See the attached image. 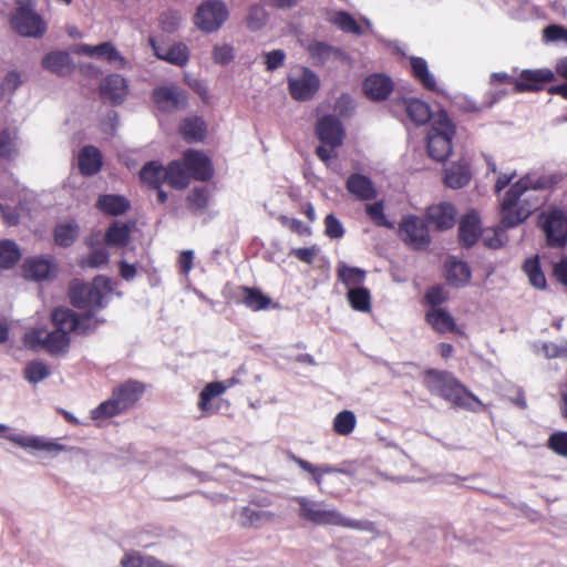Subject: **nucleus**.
Here are the masks:
<instances>
[{"mask_svg":"<svg viewBox=\"0 0 567 567\" xmlns=\"http://www.w3.org/2000/svg\"><path fill=\"white\" fill-rule=\"evenodd\" d=\"M544 231L550 246L564 248L567 243V216L560 210L551 212L545 223Z\"/></svg>","mask_w":567,"mask_h":567,"instance_id":"nucleus-20","label":"nucleus"},{"mask_svg":"<svg viewBox=\"0 0 567 567\" xmlns=\"http://www.w3.org/2000/svg\"><path fill=\"white\" fill-rule=\"evenodd\" d=\"M267 17H268V14L261 6H258V4L251 6L249 8L248 16L246 19L247 27L254 31L259 30L265 25V23L267 21Z\"/></svg>","mask_w":567,"mask_h":567,"instance_id":"nucleus-55","label":"nucleus"},{"mask_svg":"<svg viewBox=\"0 0 567 567\" xmlns=\"http://www.w3.org/2000/svg\"><path fill=\"white\" fill-rule=\"evenodd\" d=\"M365 213L370 220L378 227L393 229L394 224L390 221L384 213V203L382 200L365 205Z\"/></svg>","mask_w":567,"mask_h":567,"instance_id":"nucleus-46","label":"nucleus"},{"mask_svg":"<svg viewBox=\"0 0 567 567\" xmlns=\"http://www.w3.org/2000/svg\"><path fill=\"white\" fill-rule=\"evenodd\" d=\"M181 23V14L177 11H166L159 17V27L164 32H175Z\"/></svg>","mask_w":567,"mask_h":567,"instance_id":"nucleus-57","label":"nucleus"},{"mask_svg":"<svg viewBox=\"0 0 567 567\" xmlns=\"http://www.w3.org/2000/svg\"><path fill=\"white\" fill-rule=\"evenodd\" d=\"M472 179L471 164L467 159L451 163L444 168L443 182L446 187L458 189L465 187Z\"/></svg>","mask_w":567,"mask_h":567,"instance_id":"nucleus-25","label":"nucleus"},{"mask_svg":"<svg viewBox=\"0 0 567 567\" xmlns=\"http://www.w3.org/2000/svg\"><path fill=\"white\" fill-rule=\"evenodd\" d=\"M23 277L33 281H52L58 277L59 266L52 258L32 257L22 265Z\"/></svg>","mask_w":567,"mask_h":567,"instance_id":"nucleus-14","label":"nucleus"},{"mask_svg":"<svg viewBox=\"0 0 567 567\" xmlns=\"http://www.w3.org/2000/svg\"><path fill=\"white\" fill-rule=\"evenodd\" d=\"M267 71H274L284 65L286 53L282 50H272L265 53Z\"/></svg>","mask_w":567,"mask_h":567,"instance_id":"nucleus-62","label":"nucleus"},{"mask_svg":"<svg viewBox=\"0 0 567 567\" xmlns=\"http://www.w3.org/2000/svg\"><path fill=\"white\" fill-rule=\"evenodd\" d=\"M357 417L352 411L343 410L333 420V430L339 435H349L353 432Z\"/></svg>","mask_w":567,"mask_h":567,"instance_id":"nucleus-48","label":"nucleus"},{"mask_svg":"<svg viewBox=\"0 0 567 567\" xmlns=\"http://www.w3.org/2000/svg\"><path fill=\"white\" fill-rule=\"evenodd\" d=\"M183 161L189 172L190 178L200 182L209 181L214 175L213 164L208 156L196 150H187L183 154Z\"/></svg>","mask_w":567,"mask_h":567,"instance_id":"nucleus-19","label":"nucleus"},{"mask_svg":"<svg viewBox=\"0 0 567 567\" xmlns=\"http://www.w3.org/2000/svg\"><path fill=\"white\" fill-rule=\"evenodd\" d=\"M109 250H90L87 256L80 260L82 269H101L109 264Z\"/></svg>","mask_w":567,"mask_h":567,"instance_id":"nucleus-53","label":"nucleus"},{"mask_svg":"<svg viewBox=\"0 0 567 567\" xmlns=\"http://www.w3.org/2000/svg\"><path fill=\"white\" fill-rule=\"evenodd\" d=\"M424 298L432 308H439L440 305L449 300L450 296L442 285H434L426 290Z\"/></svg>","mask_w":567,"mask_h":567,"instance_id":"nucleus-54","label":"nucleus"},{"mask_svg":"<svg viewBox=\"0 0 567 567\" xmlns=\"http://www.w3.org/2000/svg\"><path fill=\"white\" fill-rule=\"evenodd\" d=\"M528 184L520 178L505 193L501 216L505 227H515L542 206V202L528 194Z\"/></svg>","mask_w":567,"mask_h":567,"instance_id":"nucleus-2","label":"nucleus"},{"mask_svg":"<svg viewBox=\"0 0 567 567\" xmlns=\"http://www.w3.org/2000/svg\"><path fill=\"white\" fill-rule=\"evenodd\" d=\"M524 270L535 288L544 289L546 287V278L540 269L538 257L526 259Z\"/></svg>","mask_w":567,"mask_h":567,"instance_id":"nucleus-52","label":"nucleus"},{"mask_svg":"<svg viewBox=\"0 0 567 567\" xmlns=\"http://www.w3.org/2000/svg\"><path fill=\"white\" fill-rule=\"evenodd\" d=\"M100 95L104 102L112 105H120L126 99L128 85L126 80L120 74H110L100 83Z\"/></svg>","mask_w":567,"mask_h":567,"instance_id":"nucleus-21","label":"nucleus"},{"mask_svg":"<svg viewBox=\"0 0 567 567\" xmlns=\"http://www.w3.org/2000/svg\"><path fill=\"white\" fill-rule=\"evenodd\" d=\"M17 8L11 13V28L25 38H41L47 32V22L34 10L32 0H17Z\"/></svg>","mask_w":567,"mask_h":567,"instance_id":"nucleus-7","label":"nucleus"},{"mask_svg":"<svg viewBox=\"0 0 567 567\" xmlns=\"http://www.w3.org/2000/svg\"><path fill=\"white\" fill-rule=\"evenodd\" d=\"M320 86L319 76L308 68H303L299 78H289L288 89L296 101H308L317 93Z\"/></svg>","mask_w":567,"mask_h":567,"instance_id":"nucleus-16","label":"nucleus"},{"mask_svg":"<svg viewBox=\"0 0 567 567\" xmlns=\"http://www.w3.org/2000/svg\"><path fill=\"white\" fill-rule=\"evenodd\" d=\"M313 65L322 66L332 60L343 61L347 54L339 48L332 47L322 41H312L306 48Z\"/></svg>","mask_w":567,"mask_h":567,"instance_id":"nucleus-24","label":"nucleus"},{"mask_svg":"<svg viewBox=\"0 0 567 567\" xmlns=\"http://www.w3.org/2000/svg\"><path fill=\"white\" fill-rule=\"evenodd\" d=\"M42 66L60 76L70 74L74 69L72 58L63 51H52L45 54L42 59Z\"/></svg>","mask_w":567,"mask_h":567,"instance_id":"nucleus-30","label":"nucleus"},{"mask_svg":"<svg viewBox=\"0 0 567 567\" xmlns=\"http://www.w3.org/2000/svg\"><path fill=\"white\" fill-rule=\"evenodd\" d=\"M228 18V10L224 2L208 0L203 2L195 14V24L205 32L217 31Z\"/></svg>","mask_w":567,"mask_h":567,"instance_id":"nucleus-10","label":"nucleus"},{"mask_svg":"<svg viewBox=\"0 0 567 567\" xmlns=\"http://www.w3.org/2000/svg\"><path fill=\"white\" fill-rule=\"evenodd\" d=\"M148 42L157 59L166 61L177 66H185L189 61V50L184 43H174L169 48L159 45L153 37H150Z\"/></svg>","mask_w":567,"mask_h":567,"instance_id":"nucleus-23","label":"nucleus"},{"mask_svg":"<svg viewBox=\"0 0 567 567\" xmlns=\"http://www.w3.org/2000/svg\"><path fill=\"white\" fill-rule=\"evenodd\" d=\"M456 128L444 110L434 113L433 122L427 133L429 156L437 162H444L452 153V141Z\"/></svg>","mask_w":567,"mask_h":567,"instance_id":"nucleus-4","label":"nucleus"},{"mask_svg":"<svg viewBox=\"0 0 567 567\" xmlns=\"http://www.w3.org/2000/svg\"><path fill=\"white\" fill-rule=\"evenodd\" d=\"M316 135L321 144L337 148L343 142L344 131L341 122L336 116L326 115L318 121Z\"/></svg>","mask_w":567,"mask_h":567,"instance_id":"nucleus-18","label":"nucleus"},{"mask_svg":"<svg viewBox=\"0 0 567 567\" xmlns=\"http://www.w3.org/2000/svg\"><path fill=\"white\" fill-rule=\"evenodd\" d=\"M337 275L339 280L348 287H361L365 279V271L358 267H350L346 262L340 261L337 267Z\"/></svg>","mask_w":567,"mask_h":567,"instance_id":"nucleus-41","label":"nucleus"},{"mask_svg":"<svg viewBox=\"0 0 567 567\" xmlns=\"http://www.w3.org/2000/svg\"><path fill=\"white\" fill-rule=\"evenodd\" d=\"M54 329L69 336L71 332L87 334L95 330L97 321L91 315L79 316L69 308H56L52 311Z\"/></svg>","mask_w":567,"mask_h":567,"instance_id":"nucleus-9","label":"nucleus"},{"mask_svg":"<svg viewBox=\"0 0 567 567\" xmlns=\"http://www.w3.org/2000/svg\"><path fill=\"white\" fill-rule=\"evenodd\" d=\"M21 259V250H0V268L10 269Z\"/></svg>","mask_w":567,"mask_h":567,"instance_id":"nucleus-63","label":"nucleus"},{"mask_svg":"<svg viewBox=\"0 0 567 567\" xmlns=\"http://www.w3.org/2000/svg\"><path fill=\"white\" fill-rule=\"evenodd\" d=\"M424 384L432 394L443 398L457 408L474 410L473 403L482 405L477 396L449 372L427 370L424 374Z\"/></svg>","mask_w":567,"mask_h":567,"instance_id":"nucleus-3","label":"nucleus"},{"mask_svg":"<svg viewBox=\"0 0 567 567\" xmlns=\"http://www.w3.org/2000/svg\"><path fill=\"white\" fill-rule=\"evenodd\" d=\"M292 502L298 505V517L316 526H336L355 530L378 534L373 522L363 519H352L344 516L336 507L327 504L324 501L312 499L308 496H293Z\"/></svg>","mask_w":567,"mask_h":567,"instance_id":"nucleus-1","label":"nucleus"},{"mask_svg":"<svg viewBox=\"0 0 567 567\" xmlns=\"http://www.w3.org/2000/svg\"><path fill=\"white\" fill-rule=\"evenodd\" d=\"M556 80L554 71L550 69L523 70L517 81H515V93L539 92L545 84Z\"/></svg>","mask_w":567,"mask_h":567,"instance_id":"nucleus-15","label":"nucleus"},{"mask_svg":"<svg viewBox=\"0 0 567 567\" xmlns=\"http://www.w3.org/2000/svg\"><path fill=\"white\" fill-rule=\"evenodd\" d=\"M394 87L390 76L383 73H373L367 76L362 83L365 96L371 101H384L392 93Z\"/></svg>","mask_w":567,"mask_h":567,"instance_id":"nucleus-22","label":"nucleus"},{"mask_svg":"<svg viewBox=\"0 0 567 567\" xmlns=\"http://www.w3.org/2000/svg\"><path fill=\"white\" fill-rule=\"evenodd\" d=\"M543 37L547 42H567V29L559 24H550L544 29Z\"/></svg>","mask_w":567,"mask_h":567,"instance_id":"nucleus-60","label":"nucleus"},{"mask_svg":"<svg viewBox=\"0 0 567 567\" xmlns=\"http://www.w3.org/2000/svg\"><path fill=\"white\" fill-rule=\"evenodd\" d=\"M131 235V228L126 223L114 221L105 233V240L109 245H126Z\"/></svg>","mask_w":567,"mask_h":567,"instance_id":"nucleus-45","label":"nucleus"},{"mask_svg":"<svg viewBox=\"0 0 567 567\" xmlns=\"http://www.w3.org/2000/svg\"><path fill=\"white\" fill-rule=\"evenodd\" d=\"M124 412L116 400L115 395L112 393V396L99 404L95 409L91 411V417L93 420L106 419L117 415Z\"/></svg>","mask_w":567,"mask_h":567,"instance_id":"nucleus-50","label":"nucleus"},{"mask_svg":"<svg viewBox=\"0 0 567 567\" xmlns=\"http://www.w3.org/2000/svg\"><path fill=\"white\" fill-rule=\"evenodd\" d=\"M274 518L275 514L272 512L244 506L238 512L237 522L243 528L259 529L264 525L272 522Z\"/></svg>","mask_w":567,"mask_h":567,"instance_id":"nucleus-29","label":"nucleus"},{"mask_svg":"<svg viewBox=\"0 0 567 567\" xmlns=\"http://www.w3.org/2000/svg\"><path fill=\"white\" fill-rule=\"evenodd\" d=\"M96 208L109 216L124 215L130 208V200L122 195H100L96 200Z\"/></svg>","mask_w":567,"mask_h":567,"instance_id":"nucleus-33","label":"nucleus"},{"mask_svg":"<svg viewBox=\"0 0 567 567\" xmlns=\"http://www.w3.org/2000/svg\"><path fill=\"white\" fill-rule=\"evenodd\" d=\"M140 178L151 188H159L166 182L165 167L156 161L147 162L140 172Z\"/></svg>","mask_w":567,"mask_h":567,"instance_id":"nucleus-38","label":"nucleus"},{"mask_svg":"<svg viewBox=\"0 0 567 567\" xmlns=\"http://www.w3.org/2000/svg\"><path fill=\"white\" fill-rule=\"evenodd\" d=\"M398 236L405 245L414 248H427L432 243L426 218L415 214L402 216L398 224Z\"/></svg>","mask_w":567,"mask_h":567,"instance_id":"nucleus-8","label":"nucleus"},{"mask_svg":"<svg viewBox=\"0 0 567 567\" xmlns=\"http://www.w3.org/2000/svg\"><path fill=\"white\" fill-rule=\"evenodd\" d=\"M444 270L446 282L452 287H465L471 280V268L465 261L450 257L444 265Z\"/></svg>","mask_w":567,"mask_h":567,"instance_id":"nucleus-27","label":"nucleus"},{"mask_svg":"<svg viewBox=\"0 0 567 567\" xmlns=\"http://www.w3.org/2000/svg\"><path fill=\"white\" fill-rule=\"evenodd\" d=\"M324 234L331 239H338L344 235L341 221L333 214H329L324 218Z\"/></svg>","mask_w":567,"mask_h":567,"instance_id":"nucleus-58","label":"nucleus"},{"mask_svg":"<svg viewBox=\"0 0 567 567\" xmlns=\"http://www.w3.org/2000/svg\"><path fill=\"white\" fill-rule=\"evenodd\" d=\"M25 341L31 348L43 347L50 354H65L70 347V337L56 329H34L25 334Z\"/></svg>","mask_w":567,"mask_h":567,"instance_id":"nucleus-11","label":"nucleus"},{"mask_svg":"<svg viewBox=\"0 0 567 567\" xmlns=\"http://www.w3.org/2000/svg\"><path fill=\"white\" fill-rule=\"evenodd\" d=\"M194 250H183L178 257L179 272L187 277L193 268L194 262Z\"/></svg>","mask_w":567,"mask_h":567,"instance_id":"nucleus-64","label":"nucleus"},{"mask_svg":"<svg viewBox=\"0 0 567 567\" xmlns=\"http://www.w3.org/2000/svg\"><path fill=\"white\" fill-rule=\"evenodd\" d=\"M226 390V386L221 382H210L208 383L199 394L198 408L202 412L209 413L210 412V400L223 394Z\"/></svg>","mask_w":567,"mask_h":567,"instance_id":"nucleus-47","label":"nucleus"},{"mask_svg":"<svg viewBox=\"0 0 567 567\" xmlns=\"http://www.w3.org/2000/svg\"><path fill=\"white\" fill-rule=\"evenodd\" d=\"M144 392V383L137 380H127L113 390V394L115 395L123 411L132 408L142 398Z\"/></svg>","mask_w":567,"mask_h":567,"instance_id":"nucleus-26","label":"nucleus"},{"mask_svg":"<svg viewBox=\"0 0 567 567\" xmlns=\"http://www.w3.org/2000/svg\"><path fill=\"white\" fill-rule=\"evenodd\" d=\"M103 164L100 150L93 145L84 146L79 153V169L84 176H92L100 172Z\"/></svg>","mask_w":567,"mask_h":567,"instance_id":"nucleus-31","label":"nucleus"},{"mask_svg":"<svg viewBox=\"0 0 567 567\" xmlns=\"http://www.w3.org/2000/svg\"><path fill=\"white\" fill-rule=\"evenodd\" d=\"M190 209L203 210L208 205V195L205 189H194L187 197Z\"/></svg>","mask_w":567,"mask_h":567,"instance_id":"nucleus-59","label":"nucleus"},{"mask_svg":"<svg viewBox=\"0 0 567 567\" xmlns=\"http://www.w3.org/2000/svg\"><path fill=\"white\" fill-rule=\"evenodd\" d=\"M347 189L359 200H371L378 195L373 182L359 173L351 174L346 183Z\"/></svg>","mask_w":567,"mask_h":567,"instance_id":"nucleus-28","label":"nucleus"},{"mask_svg":"<svg viewBox=\"0 0 567 567\" xmlns=\"http://www.w3.org/2000/svg\"><path fill=\"white\" fill-rule=\"evenodd\" d=\"M426 321L440 333L452 332L456 329L454 318L443 308H431L426 312Z\"/></svg>","mask_w":567,"mask_h":567,"instance_id":"nucleus-37","label":"nucleus"},{"mask_svg":"<svg viewBox=\"0 0 567 567\" xmlns=\"http://www.w3.org/2000/svg\"><path fill=\"white\" fill-rule=\"evenodd\" d=\"M79 52L90 56L104 59L110 63H118L121 66H124L125 64L124 56L121 55L115 45L111 42H103L97 45L83 44L80 47Z\"/></svg>","mask_w":567,"mask_h":567,"instance_id":"nucleus-32","label":"nucleus"},{"mask_svg":"<svg viewBox=\"0 0 567 567\" xmlns=\"http://www.w3.org/2000/svg\"><path fill=\"white\" fill-rule=\"evenodd\" d=\"M547 446L561 457H567V432H555L548 441Z\"/></svg>","mask_w":567,"mask_h":567,"instance_id":"nucleus-56","label":"nucleus"},{"mask_svg":"<svg viewBox=\"0 0 567 567\" xmlns=\"http://www.w3.org/2000/svg\"><path fill=\"white\" fill-rule=\"evenodd\" d=\"M179 131L187 143L202 142L206 136L207 126L200 117L196 116L185 118Z\"/></svg>","mask_w":567,"mask_h":567,"instance_id":"nucleus-39","label":"nucleus"},{"mask_svg":"<svg viewBox=\"0 0 567 567\" xmlns=\"http://www.w3.org/2000/svg\"><path fill=\"white\" fill-rule=\"evenodd\" d=\"M340 30L347 33H353L360 35L362 28L355 21V19L347 11H337L330 20Z\"/></svg>","mask_w":567,"mask_h":567,"instance_id":"nucleus-49","label":"nucleus"},{"mask_svg":"<svg viewBox=\"0 0 567 567\" xmlns=\"http://www.w3.org/2000/svg\"><path fill=\"white\" fill-rule=\"evenodd\" d=\"M240 300L254 311L265 310L271 303V299L257 288L240 287Z\"/></svg>","mask_w":567,"mask_h":567,"instance_id":"nucleus-40","label":"nucleus"},{"mask_svg":"<svg viewBox=\"0 0 567 567\" xmlns=\"http://www.w3.org/2000/svg\"><path fill=\"white\" fill-rule=\"evenodd\" d=\"M0 437H4L24 450L45 451L48 453H59L68 450L65 445L51 440H45L39 436H25L10 432L9 426L1 423Z\"/></svg>","mask_w":567,"mask_h":567,"instance_id":"nucleus-12","label":"nucleus"},{"mask_svg":"<svg viewBox=\"0 0 567 567\" xmlns=\"http://www.w3.org/2000/svg\"><path fill=\"white\" fill-rule=\"evenodd\" d=\"M409 118L415 125H424L429 121L433 122L431 109L427 103L419 99H403L402 101Z\"/></svg>","mask_w":567,"mask_h":567,"instance_id":"nucleus-34","label":"nucleus"},{"mask_svg":"<svg viewBox=\"0 0 567 567\" xmlns=\"http://www.w3.org/2000/svg\"><path fill=\"white\" fill-rule=\"evenodd\" d=\"M121 565L122 567H174L153 556H143L138 551L125 554L121 560Z\"/></svg>","mask_w":567,"mask_h":567,"instance_id":"nucleus-43","label":"nucleus"},{"mask_svg":"<svg viewBox=\"0 0 567 567\" xmlns=\"http://www.w3.org/2000/svg\"><path fill=\"white\" fill-rule=\"evenodd\" d=\"M499 230L496 228L482 229L478 214L471 210L463 215L458 221V240L463 246L471 248L483 236L487 248H499L502 246Z\"/></svg>","mask_w":567,"mask_h":567,"instance_id":"nucleus-6","label":"nucleus"},{"mask_svg":"<svg viewBox=\"0 0 567 567\" xmlns=\"http://www.w3.org/2000/svg\"><path fill=\"white\" fill-rule=\"evenodd\" d=\"M166 183L176 189H184L190 183L189 172L184 161H172L165 167Z\"/></svg>","mask_w":567,"mask_h":567,"instance_id":"nucleus-35","label":"nucleus"},{"mask_svg":"<svg viewBox=\"0 0 567 567\" xmlns=\"http://www.w3.org/2000/svg\"><path fill=\"white\" fill-rule=\"evenodd\" d=\"M112 285V280L103 276L95 277L92 285L73 280L69 289L71 303L76 308L101 309L113 290Z\"/></svg>","mask_w":567,"mask_h":567,"instance_id":"nucleus-5","label":"nucleus"},{"mask_svg":"<svg viewBox=\"0 0 567 567\" xmlns=\"http://www.w3.org/2000/svg\"><path fill=\"white\" fill-rule=\"evenodd\" d=\"M410 65L413 78L422 84L424 89L431 92L437 90V84L434 76L430 73L427 63L423 58L412 56Z\"/></svg>","mask_w":567,"mask_h":567,"instance_id":"nucleus-36","label":"nucleus"},{"mask_svg":"<svg viewBox=\"0 0 567 567\" xmlns=\"http://www.w3.org/2000/svg\"><path fill=\"white\" fill-rule=\"evenodd\" d=\"M79 236V225L74 220L60 223L54 228V241L60 247H69Z\"/></svg>","mask_w":567,"mask_h":567,"instance_id":"nucleus-42","label":"nucleus"},{"mask_svg":"<svg viewBox=\"0 0 567 567\" xmlns=\"http://www.w3.org/2000/svg\"><path fill=\"white\" fill-rule=\"evenodd\" d=\"M23 373L30 383L35 384L50 375V369L44 362L34 360L27 363Z\"/></svg>","mask_w":567,"mask_h":567,"instance_id":"nucleus-51","label":"nucleus"},{"mask_svg":"<svg viewBox=\"0 0 567 567\" xmlns=\"http://www.w3.org/2000/svg\"><path fill=\"white\" fill-rule=\"evenodd\" d=\"M424 217L429 226L432 225L435 231L443 233L455 226L457 209L452 203L440 202L427 206Z\"/></svg>","mask_w":567,"mask_h":567,"instance_id":"nucleus-13","label":"nucleus"},{"mask_svg":"<svg viewBox=\"0 0 567 567\" xmlns=\"http://www.w3.org/2000/svg\"><path fill=\"white\" fill-rule=\"evenodd\" d=\"M213 59L218 64H227L234 59V49L231 45H215L213 50Z\"/></svg>","mask_w":567,"mask_h":567,"instance_id":"nucleus-61","label":"nucleus"},{"mask_svg":"<svg viewBox=\"0 0 567 567\" xmlns=\"http://www.w3.org/2000/svg\"><path fill=\"white\" fill-rule=\"evenodd\" d=\"M152 99L157 109L165 113L183 109L187 102L184 91L175 85L156 87L153 91Z\"/></svg>","mask_w":567,"mask_h":567,"instance_id":"nucleus-17","label":"nucleus"},{"mask_svg":"<svg viewBox=\"0 0 567 567\" xmlns=\"http://www.w3.org/2000/svg\"><path fill=\"white\" fill-rule=\"evenodd\" d=\"M348 301L351 307L361 312L371 311V293L369 289L364 287H353L348 289L347 292Z\"/></svg>","mask_w":567,"mask_h":567,"instance_id":"nucleus-44","label":"nucleus"}]
</instances>
